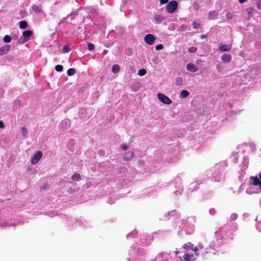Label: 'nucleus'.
Returning <instances> with one entry per match:
<instances>
[{
  "mask_svg": "<svg viewBox=\"0 0 261 261\" xmlns=\"http://www.w3.org/2000/svg\"><path fill=\"white\" fill-rule=\"evenodd\" d=\"M155 37L151 34H147L144 37V41L148 45H152L154 43Z\"/></svg>",
  "mask_w": 261,
  "mask_h": 261,
  "instance_id": "39448f33",
  "label": "nucleus"
},
{
  "mask_svg": "<svg viewBox=\"0 0 261 261\" xmlns=\"http://www.w3.org/2000/svg\"><path fill=\"white\" fill-rule=\"evenodd\" d=\"M233 15L230 12H228L226 14V17L227 19H231L232 18Z\"/></svg>",
  "mask_w": 261,
  "mask_h": 261,
  "instance_id": "473e14b6",
  "label": "nucleus"
},
{
  "mask_svg": "<svg viewBox=\"0 0 261 261\" xmlns=\"http://www.w3.org/2000/svg\"><path fill=\"white\" fill-rule=\"evenodd\" d=\"M154 19L157 23H161L164 20V17L159 14H155L154 16Z\"/></svg>",
  "mask_w": 261,
  "mask_h": 261,
  "instance_id": "ddd939ff",
  "label": "nucleus"
},
{
  "mask_svg": "<svg viewBox=\"0 0 261 261\" xmlns=\"http://www.w3.org/2000/svg\"><path fill=\"white\" fill-rule=\"evenodd\" d=\"M250 180L251 181V184L254 186H258L261 190V172L259 173V177L257 176H251Z\"/></svg>",
  "mask_w": 261,
  "mask_h": 261,
  "instance_id": "f03ea898",
  "label": "nucleus"
},
{
  "mask_svg": "<svg viewBox=\"0 0 261 261\" xmlns=\"http://www.w3.org/2000/svg\"><path fill=\"white\" fill-rule=\"evenodd\" d=\"M205 36H204V35H202V36H201V38H205Z\"/></svg>",
  "mask_w": 261,
  "mask_h": 261,
  "instance_id": "79ce46f5",
  "label": "nucleus"
},
{
  "mask_svg": "<svg viewBox=\"0 0 261 261\" xmlns=\"http://www.w3.org/2000/svg\"><path fill=\"white\" fill-rule=\"evenodd\" d=\"M157 97L159 100L162 103L166 105H170L172 103V100L168 97L162 93H158Z\"/></svg>",
  "mask_w": 261,
  "mask_h": 261,
  "instance_id": "7ed1b4c3",
  "label": "nucleus"
},
{
  "mask_svg": "<svg viewBox=\"0 0 261 261\" xmlns=\"http://www.w3.org/2000/svg\"><path fill=\"white\" fill-rule=\"evenodd\" d=\"M120 70V67L117 64H115V65H114L113 66H112V71L114 73H117L118 72H119V71Z\"/></svg>",
  "mask_w": 261,
  "mask_h": 261,
  "instance_id": "a211bd4d",
  "label": "nucleus"
},
{
  "mask_svg": "<svg viewBox=\"0 0 261 261\" xmlns=\"http://www.w3.org/2000/svg\"><path fill=\"white\" fill-rule=\"evenodd\" d=\"M76 70L74 68H69L67 71V74L71 76L75 74Z\"/></svg>",
  "mask_w": 261,
  "mask_h": 261,
  "instance_id": "6ab92c4d",
  "label": "nucleus"
},
{
  "mask_svg": "<svg viewBox=\"0 0 261 261\" xmlns=\"http://www.w3.org/2000/svg\"><path fill=\"white\" fill-rule=\"evenodd\" d=\"M88 48L89 50L91 51L94 50V45L91 42H89L87 43Z\"/></svg>",
  "mask_w": 261,
  "mask_h": 261,
  "instance_id": "bb28decb",
  "label": "nucleus"
},
{
  "mask_svg": "<svg viewBox=\"0 0 261 261\" xmlns=\"http://www.w3.org/2000/svg\"><path fill=\"white\" fill-rule=\"evenodd\" d=\"M33 32L32 31L30 30H26L24 31L22 33V37L23 38V40L22 42V43H25L29 41L30 39V37H31L33 35Z\"/></svg>",
  "mask_w": 261,
  "mask_h": 261,
  "instance_id": "423d86ee",
  "label": "nucleus"
},
{
  "mask_svg": "<svg viewBox=\"0 0 261 261\" xmlns=\"http://www.w3.org/2000/svg\"><path fill=\"white\" fill-rule=\"evenodd\" d=\"M261 222H259L257 223V227L258 228V229L259 230V231H261Z\"/></svg>",
  "mask_w": 261,
  "mask_h": 261,
  "instance_id": "e433bc0d",
  "label": "nucleus"
},
{
  "mask_svg": "<svg viewBox=\"0 0 261 261\" xmlns=\"http://www.w3.org/2000/svg\"><path fill=\"white\" fill-rule=\"evenodd\" d=\"M193 246V245L191 242H188L187 243H185L183 245L182 248L184 249H191L192 247Z\"/></svg>",
  "mask_w": 261,
  "mask_h": 261,
  "instance_id": "aec40b11",
  "label": "nucleus"
},
{
  "mask_svg": "<svg viewBox=\"0 0 261 261\" xmlns=\"http://www.w3.org/2000/svg\"><path fill=\"white\" fill-rule=\"evenodd\" d=\"M42 156V152L41 151H37L31 159V163L33 165L37 164Z\"/></svg>",
  "mask_w": 261,
  "mask_h": 261,
  "instance_id": "20e7f679",
  "label": "nucleus"
},
{
  "mask_svg": "<svg viewBox=\"0 0 261 261\" xmlns=\"http://www.w3.org/2000/svg\"><path fill=\"white\" fill-rule=\"evenodd\" d=\"M247 0H239V2L241 4H243L245 2H246Z\"/></svg>",
  "mask_w": 261,
  "mask_h": 261,
  "instance_id": "ea45409f",
  "label": "nucleus"
},
{
  "mask_svg": "<svg viewBox=\"0 0 261 261\" xmlns=\"http://www.w3.org/2000/svg\"><path fill=\"white\" fill-rule=\"evenodd\" d=\"M187 69L192 72H195L198 71V67L195 66L193 63H188L186 66Z\"/></svg>",
  "mask_w": 261,
  "mask_h": 261,
  "instance_id": "1a4fd4ad",
  "label": "nucleus"
},
{
  "mask_svg": "<svg viewBox=\"0 0 261 261\" xmlns=\"http://www.w3.org/2000/svg\"><path fill=\"white\" fill-rule=\"evenodd\" d=\"M32 8L33 11L36 13H41L42 11V9L37 5H33Z\"/></svg>",
  "mask_w": 261,
  "mask_h": 261,
  "instance_id": "4468645a",
  "label": "nucleus"
},
{
  "mask_svg": "<svg viewBox=\"0 0 261 261\" xmlns=\"http://www.w3.org/2000/svg\"><path fill=\"white\" fill-rule=\"evenodd\" d=\"M257 7L259 9H261V0H258L257 2Z\"/></svg>",
  "mask_w": 261,
  "mask_h": 261,
  "instance_id": "72a5a7b5",
  "label": "nucleus"
},
{
  "mask_svg": "<svg viewBox=\"0 0 261 261\" xmlns=\"http://www.w3.org/2000/svg\"><path fill=\"white\" fill-rule=\"evenodd\" d=\"M196 258L193 254H189L188 253L185 254L181 258V261H195Z\"/></svg>",
  "mask_w": 261,
  "mask_h": 261,
  "instance_id": "0eeeda50",
  "label": "nucleus"
},
{
  "mask_svg": "<svg viewBox=\"0 0 261 261\" xmlns=\"http://www.w3.org/2000/svg\"><path fill=\"white\" fill-rule=\"evenodd\" d=\"M178 7V3L176 1H173L169 2L166 6V10L169 13H173L175 12Z\"/></svg>",
  "mask_w": 261,
  "mask_h": 261,
  "instance_id": "f257e3e1",
  "label": "nucleus"
},
{
  "mask_svg": "<svg viewBox=\"0 0 261 261\" xmlns=\"http://www.w3.org/2000/svg\"><path fill=\"white\" fill-rule=\"evenodd\" d=\"M189 95V92L186 90H183L180 92V96L182 98H185Z\"/></svg>",
  "mask_w": 261,
  "mask_h": 261,
  "instance_id": "dca6fc26",
  "label": "nucleus"
},
{
  "mask_svg": "<svg viewBox=\"0 0 261 261\" xmlns=\"http://www.w3.org/2000/svg\"><path fill=\"white\" fill-rule=\"evenodd\" d=\"M146 73V70L145 69H141L139 70L138 75L140 76H143Z\"/></svg>",
  "mask_w": 261,
  "mask_h": 261,
  "instance_id": "b1692460",
  "label": "nucleus"
},
{
  "mask_svg": "<svg viewBox=\"0 0 261 261\" xmlns=\"http://www.w3.org/2000/svg\"><path fill=\"white\" fill-rule=\"evenodd\" d=\"M133 153L130 151H128L124 153L123 159L124 161H129L130 160L133 158Z\"/></svg>",
  "mask_w": 261,
  "mask_h": 261,
  "instance_id": "f8f14e48",
  "label": "nucleus"
},
{
  "mask_svg": "<svg viewBox=\"0 0 261 261\" xmlns=\"http://www.w3.org/2000/svg\"><path fill=\"white\" fill-rule=\"evenodd\" d=\"M231 56L230 54H223L221 57V60L225 63H229L231 60Z\"/></svg>",
  "mask_w": 261,
  "mask_h": 261,
  "instance_id": "9b49d317",
  "label": "nucleus"
},
{
  "mask_svg": "<svg viewBox=\"0 0 261 261\" xmlns=\"http://www.w3.org/2000/svg\"><path fill=\"white\" fill-rule=\"evenodd\" d=\"M28 26V23L25 20H22L19 22V28L21 29H25Z\"/></svg>",
  "mask_w": 261,
  "mask_h": 261,
  "instance_id": "f3484780",
  "label": "nucleus"
},
{
  "mask_svg": "<svg viewBox=\"0 0 261 261\" xmlns=\"http://www.w3.org/2000/svg\"><path fill=\"white\" fill-rule=\"evenodd\" d=\"M164 48L163 45L162 44H159L155 46V49L156 50H160Z\"/></svg>",
  "mask_w": 261,
  "mask_h": 261,
  "instance_id": "7c9ffc66",
  "label": "nucleus"
},
{
  "mask_svg": "<svg viewBox=\"0 0 261 261\" xmlns=\"http://www.w3.org/2000/svg\"><path fill=\"white\" fill-rule=\"evenodd\" d=\"M21 132H22V134L23 135V136L24 137H26L27 135V134H28V132H27V129L24 127H22L21 128Z\"/></svg>",
  "mask_w": 261,
  "mask_h": 261,
  "instance_id": "c756f323",
  "label": "nucleus"
},
{
  "mask_svg": "<svg viewBox=\"0 0 261 261\" xmlns=\"http://www.w3.org/2000/svg\"><path fill=\"white\" fill-rule=\"evenodd\" d=\"M217 15V13L215 11L210 12L208 14V17L211 19H214Z\"/></svg>",
  "mask_w": 261,
  "mask_h": 261,
  "instance_id": "412c9836",
  "label": "nucleus"
},
{
  "mask_svg": "<svg viewBox=\"0 0 261 261\" xmlns=\"http://www.w3.org/2000/svg\"><path fill=\"white\" fill-rule=\"evenodd\" d=\"M192 25H193V28L195 29H199L200 27V24L197 23L196 22H193L192 23Z\"/></svg>",
  "mask_w": 261,
  "mask_h": 261,
  "instance_id": "cd10ccee",
  "label": "nucleus"
},
{
  "mask_svg": "<svg viewBox=\"0 0 261 261\" xmlns=\"http://www.w3.org/2000/svg\"><path fill=\"white\" fill-rule=\"evenodd\" d=\"M198 247H199V248L200 249H202V245H198Z\"/></svg>",
  "mask_w": 261,
  "mask_h": 261,
  "instance_id": "a19ab883",
  "label": "nucleus"
},
{
  "mask_svg": "<svg viewBox=\"0 0 261 261\" xmlns=\"http://www.w3.org/2000/svg\"><path fill=\"white\" fill-rule=\"evenodd\" d=\"M168 3V0H160L161 4H165Z\"/></svg>",
  "mask_w": 261,
  "mask_h": 261,
  "instance_id": "c9c22d12",
  "label": "nucleus"
},
{
  "mask_svg": "<svg viewBox=\"0 0 261 261\" xmlns=\"http://www.w3.org/2000/svg\"><path fill=\"white\" fill-rule=\"evenodd\" d=\"M4 127V124L2 121H0V128H3Z\"/></svg>",
  "mask_w": 261,
  "mask_h": 261,
  "instance_id": "4c0bfd02",
  "label": "nucleus"
},
{
  "mask_svg": "<svg viewBox=\"0 0 261 261\" xmlns=\"http://www.w3.org/2000/svg\"><path fill=\"white\" fill-rule=\"evenodd\" d=\"M20 101L17 100H16L15 102H14V105H16L17 104L18 105V106H20Z\"/></svg>",
  "mask_w": 261,
  "mask_h": 261,
  "instance_id": "58836bf2",
  "label": "nucleus"
},
{
  "mask_svg": "<svg viewBox=\"0 0 261 261\" xmlns=\"http://www.w3.org/2000/svg\"><path fill=\"white\" fill-rule=\"evenodd\" d=\"M121 148L123 150H127L128 149V147L127 146V145H126L125 144H123L121 146Z\"/></svg>",
  "mask_w": 261,
  "mask_h": 261,
  "instance_id": "f704fd0d",
  "label": "nucleus"
},
{
  "mask_svg": "<svg viewBox=\"0 0 261 261\" xmlns=\"http://www.w3.org/2000/svg\"><path fill=\"white\" fill-rule=\"evenodd\" d=\"M191 250H192L195 252V254L196 256H197L198 255V247H195L194 248H193L192 247V248H191Z\"/></svg>",
  "mask_w": 261,
  "mask_h": 261,
  "instance_id": "2f4dec72",
  "label": "nucleus"
},
{
  "mask_svg": "<svg viewBox=\"0 0 261 261\" xmlns=\"http://www.w3.org/2000/svg\"><path fill=\"white\" fill-rule=\"evenodd\" d=\"M231 48V44H221L219 46V50L222 52L229 51Z\"/></svg>",
  "mask_w": 261,
  "mask_h": 261,
  "instance_id": "9d476101",
  "label": "nucleus"
},
{
  "mask_svg": "<svg viewBox=\"0 0 261 261\" xmlns=\"http://www.w3.org/2000/svg\"><path fill=\"white\" fill-rule=\"evenodd\" d=\"M71 178L73 180L79 181L81 179V176L79 173H75L71 176Z\"/></svg>",
  "mask_w": 261,
  "mask_h": 261,
  "instance_id": "2eb2a0df",
  "label": "nucleus"
},
{
  "mask_svg": "<svg viewBox=\"0 0 261 261\" xmlns=\"http://www.w3.org/2000/svg\"><path fill=\"white\" fill-rule=\"evenodd\" d=\"M12 38L9 35H5L4 37V41L6 43H9L11 41Z\"/></svg>",
  "mask_w": 261,
  "mask_h": 261,
  "instance_id": "4be33fe9",
  "label": "nucleus"
},
{
  "mask_svg": "<svg viewBox=\"0 0 261 261\" xmlns=\"http://www.w3.org/2000/svg\"><path fill=\"white\" fill-rule=\"evenodd\" d=\"M63 51L65 53H68L70 51V47L68 45H65L63 47Z\"/></svg>",
  "mask_w": 261,
  "mask_h": 261,
  "instance_id": "c85d7f7f",
  "label": "nucleus"
},
{
  "mask_svg": "<svg viewBox=\"0 0 261 261\" xmlns=\"http://www.w3.org/2000/svg\"><path fill=\"white\" fill-rule=\"evenodd\" d=\"M182 83V79L181 77H178L175 81V84L177 86L181 85Z\"/></svg>",
  "mask_w": 261,
  "mask_h": 261,
  "instance_id": "5701e85b",
  "label": "nucleus"
},
{
  "mask_svg": "<svg viewBox=\"0 0 261 261\" xmlns=\"http://www.w3.org/2000/svg\"><path fill=\"white\" fill-rule=\"evenodd\" d=\"M197 49L195 46H191L188 48V51L191 53H194L196 52Z\"/></svg>",
  "mask_w": 261,
  "mask_h": 261,
  "instance_id": "a878e982",
  "label": "nucleus"
},
{
  "mask_svg": "<svg viewBox=\"0 0 261 261\" xmlns=\"http://www.w3.org/2000/svg\"><path fill=\"white\" fill-rule=\"evenodd\" d=\"M10 45H5L0 48V56H3L7 54L10 50Z\"/></svg>",
  "mask_w": 261,
  "mask_h": 261,
  "instance_id": "6e6552de",
  "label": "nucleus"
},
{
  "mask_svg": "<svg viewBox=\"0 0 261 261\" xmlns=\"http://www.w3.org/2000/svg\"><path fill=\"white\" fill-rule=\"evenodd\" d=\"M63 66L61 65H57L55 67V70L58 72H61L63 71Z\"/></svg>",
  "mask_w": 261,
  "mask_h": 261,
  "instance_id": "393cba45",
  "label": "nucleus"
}]
</instances>
